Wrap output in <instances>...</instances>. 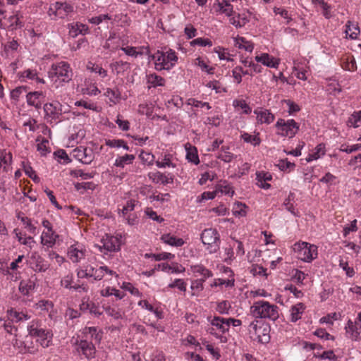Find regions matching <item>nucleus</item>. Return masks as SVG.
<instances>
[{
  "instance_id": "20e7f679",
  "label": "nucleus",
  "mask_w": 361,
  "mask_h": 361,
  "mask_svg": "<svg viewBox=\"0 0 361 361\" xmlns=\"http://www.w3.org/2000/svg\"><path fill=\"white\" fill-rule=\"evenodd\" d=\"M294 250L298 253V258L306 262L317 257V247L306 242L295 243Z\"/></svg>"
},
{
  "instance_id": "423d86ee",
  "label": "nucleus",
  "mask_w": 361,
  "mask_h": 361,
  "mask_svg": "<svg viewBox=\"0 0 361 361\" xmlns=\"http://www.w3.org/2000/svg\"><path fill=\"white\" fill-rule=\"evenodd\" d=\"M249 331L255 336V338L261 343H267L270 341L269 326L257 320L252 322L249 325Z\"/></svg>"
},
{
  "instance_id": "a18cd8bd",
  "label": "nucleus",
  "mask_w": 361,
  "mask_h": 361,
  "mask_svg": "<svg viewBox=\"0 0 361 361\" xmlns=\"http://www.w3.org/2000/svg\"><path fill=\"white\" fill-rule=\"evenodd\" d=\"M186 159L189 162L196 165L200 163L199 157L195 147L187 149Z\"/></svg>"
},
{
  "instance_id": "c03bdc74",
  "label": "nucleus",
  "mask_w": 361,
  "mask_h": 361,
  "mask_svg": "<svg viewBox=\"0 0 361 361\" xmlns=\"http://www.w3.org/2000/svg\"><path fill=\"white\" fill-rule=\"evenodd\" d=\"M22 165L23 171L29 178H32L35 182H38L39 180V177L36 175L35 171L29 163L23 161Z\"/></svg>"
},
{
  "instance_id": "0e129e2a",
  "label": "nucleus",
  "mask_w": 361,
  "mask_h": 361,
  "mask_svg": "<svg viewBox=\"0 0 361 361\" xmlns=\"http://www.w3.org/2000/svg\"><path fill=\"white\" fill-rule=\"evenodd\" d=\"M231 308V305L227 300H223L218 303L216 311L220 314H228V310Z\"/></svg>"
},
{
  "instance_id": "79ce46f5",
  "label": "nucleus",
  "mask_w": 361,
  "mask_h": 361,
  "mask_svg": "<svg viewBox=\"0 0 361 361\" xmlns=\"http://www.w3.org/2000/svg\"><path fill=\"white\" fill-rule=\"evenodd\" d=\"M325 154V146L324 144L318 145L315 148V152L309 154V157L307 159V161L316 160L320 158L321 156Z\"/></svg>"
},
{
  "instance_id": "473e14b6",
  "label": "nucleus",
  "mask_w": 361,
  "mask_h": 361,
  "mask_svg": "<svg viewBox=\"0 0 361 361\" xmlns=\"http://www.w3.org/2000/svg\"><path fill=\"white\" fill-rule=\"evenodd\" d=\"M135 159L133 154H125L116 159L114 165L117 167L123 168L126 165L131 164Z\"/></svg>"
},
{
  "instance_id": "e2e57ef3",
  "label": "nucleus",
  "mask_w": 361,
  "mask_h": 361,
  "mask_svg": "<svg viewBox=\"0 0 361 361\" xmlns=\"http://www.w3.org/2000/svg\"><path fill=\"white\" fill-rule=\"evenodd\" d=\"M102 295L104 296H109L114 295L118 299H122L125 295L124 293L120 291L119 290L110 288H107L106 289H105Z\"/></svg>"
},
{
  "instance_id": "6ab92c4d",
  "label": "nucleus",
  "mask_w": 361,
  "mask_h": 361,
  "mask_svg": "<svg viewBox=\"0 0 361 361\" xmlns=\"http://www.w3.org/2000/svg\"><path fill=\"white\" fill-rule=\"evenodd\" d=\"M305 308V305L302 302H298L296 305L292 306L290 310V322H296L298 320L300 319Z\"/></svg>"
},
{
  "instance_id": "bf43d9fd",
  "label": "nucleus",
  "mask_w": 361,
  "mask_h": 361,
  "mask_svg": "<svg viewBox=\"0 0 361 361\" xmlns=\"http://www.w3.org/2000/svg\"><path fill=\"white\" fill-rule=\"evenodd\" d=\"M234 279H216L214 282L211 284V287L219 286L225 285L227 287H233L234 286Z\"/></svg>"
},
{
  "instance_id": "a211bd4d",
  "label": "nucleus",
  "mask_w": 361,
  "mask_h": 361,
  "mask_svg": "<svg viewBox=\"0 0 361 361\" xmlns=\"http://www.w3.org/2000/svg\"><path fill=\"white\" fill-rule=\"evenodd\" d=\"M255 60L257 62L262 63L269 68H277L279 63L278 60L267 53L262 54L260 56H256Z\"/></svg>"
},
{
  "instance_id": "7c9ffc66",
  "label": "nucleus",
  "mask_w": 361,
  "mask_h": 361,
  "mask_svg": "<svg viewBox=\"0 0 361 361\" xmlns=\"http://www.w3.org/2000/svg\"><path fill=\"white\" fill-rule=\"evenodd\" d=\"M83 334H90L91 338L94 339L96 342L100 343L102 338V332L101 331H98L97 327L95 326H86L82 330Z\"/></svg>"
},
{
  "instance_id": "2eb2a0df",
  "label": "nucleus",
  "mask_w": 361,
  "mask_h": 361,
  "mask_svg": "<svg viewBox=\"0 0 361 361\" xmlns=\"http://www.w3.org/2000/svg\"><path fill=\"white\" fill-rule=\"evenodd\" d=\"M202 242L204 245H212L219 240V235L214 228H207L201 234Z\"/></svg>"
},
{
  "instance_id": "338daca9",
  "label": "nucleus",
  "mask_w": 361,
  "mask_h": 361,
  "mask_svg": "<svg viewBox=\"0 0 361 361\" xmlns=\"http://www.w3.org/2000/svg\"><path fill=\"white\" fill-rule=\"evenodd\" d=\"M169 287L171 288H178L180 291H186V283L180 279H176L169 285Z\"/></svg>"
},
{
  "instance_id": "c756f323",
  "label": "nucleus",
  "mask_w": 361,
  "mask_h": 361,
  "mask_svg": "<svg viewBox=\"0 0 361 361\" xmlns=\"http://www.w3.org/2000/svg\"><path fill=\"white\" fill-rule=\"evenodd\" d=\"M359 323L355 322V324L349 320L346 326V333L349 335V337L355 341L358 340L360 336V331H358L357 326Z\"/></svg>"
},
{
  "instance_id": "4468645a",
  "label": "nucleus",
  "mask_w": 361,
  "mask_h": 361,
  "mask_svg": "<svg viewBox=\"0 0 361 361\" xmlns=\"http://www.w3.org/2000/svg\"><path fill=\"white\" fill-rule=\"evenodd\" d=\"M44 94L42 91L30 92L26 94L27 104L30 106L35 107L37 110L42 108Z\"/></svg>"
},
{
  "instance_id": "680f3d73",
  "label": "nucleus",
  "mask_w": 361,
  "mask_h": 361,
  "mask_svg": "<svg viewBox=\"0 0 361 361\" xmlns=\"http://www.w3.org/2000/svg\"><path fill=\"white\" fill-rule=\"evenodd\" d=\"M233 105L235 107H240L243 110V112L246 114H248L251 112V108L249 106V105L245 102L243 99H235L233 102Z\"/></svg>"
},
{
  "instance_id": "ddd939ff",
  "label": "nucleus",
  "mask_w": 361,
  "mask_h": 361,
  "mask_svg": "<svg viewBox=\"0 0 361 361\" xmlns=\"http://www.w3.org/2000/svg\"><path fill=\"white\" fill-rule=\"evenodd\" d=\"M56 17L60 18H66L69 13L73 11V6L67 3L56 2L54 6H51L49 9L48 14L51 15L52 11Z\"/></svg>"
},
{
  "instance_id": "aec40b11",
  "label": "nucleus",
  "mask_w": 361,
  "mask_h": 361,
  "mask_svg": "<svg viewBox=\"0 0 361 361\" xmlns=\"http://www.w3.org/2000/svg\"><path fill=\"white\" fill-rule=\"evenodd\" d=\"M155 68L157 71L169 70V66L165 61L164 51H157L153 55Z\"/></svg>"
},
{
  "instance_id": "4c0bfd02",
  "label": "nucleus",
  "mask_w": 361,
  "mask_h": 361,
  "mask_svg": "<svg viewBox=\"0 0 361 361\" xmlns=\"http://www.w3.org/2000/svg\"><path fill=\"white\" fill-rule=\"evenodd\" d=\"M342 68L348 71H355L357 69L356 62L353 56H347L342 59Z\"/></svg>"
},
{
  "instance_id": "69168bd1",
  "label": "nucleus",
  "mask_w": 361,
  "mask_h": 361,
  "mask_svg": "<svg viewBox=\"0 0 361 361\" xmlns=\"http://www.w3.org/2000/svg\"><path fill=\"white\" fill-rule=\"evenodd\" d=\"M75 106H82L85 109L93 110L97 112L99 111L98 106L95 104L88 102L85 100L78 101L75 103Z\"/></svg>"
},
{
  "instance_id": "4be33fe9",
  "label": "nucleus",
  "mask_w": 361,
  "mask_h": 361,
  "mask_svg": "<svg viewBox=\"0 0 361 361\" xmlns=\"http://www.w3.org/2000/svg\"><path fill=\"white\" fill-rule=\"evenodd\" d=\"M149 178L152 180V182L155 183H161L163 185H166L169 183L173 182L172 178H169L164 173L157 171L154 173H149L148 174Z\"/></svg>"
},
{
  "instance_id": "c85d7f7f",
  "label": "nucleus",
  "mask_w": 361,
  "mask_h": 361,
  "mask_svg": "<svg viewBox=\"0 0 361 361\" xmlns=\"http://www.w3.org/2000/svg\"><path fill=\"white\" fill-rule=\"evenodd\" d=\"M240 137L244 140V142L250 143L254 147L258 146L261 143V139L259 137V133L255 135H250L246 132H243Z\"/></svg>"
},
{
  "instance_id": "37998d69",
  "label": "nucleus",
  "mask_w": 361,
  "mask_h": 361,
  "mask_svg": "<svg viewBox=\"0 0 361 361\" xmlns=\"http://www.w3.org/2000/svg\"><path fill=\"white\" fill-rule=\"evenodd\" d=\"M247 206L245 204L237 202L234 204L233 207V213L235 216H244L246 215Z\"/></svg>"
},
{
  "instance_id": "f03ea898",
  "label": "nucleus",
  "mask_w": 361,
  "mask_h": 361,
  "mask_svg": "<svg viewBox=\"0 0 361 361\" xmlns=\"http://www.w3.org/2000/svg\"><path fill=\"white\" fill-rule=\"evenodd\" d=\"M27 331L30 337L37 338V341L43 348H47L51 343L53 334L50 330L43 329L39 319L32 320L27 326Z\"/></svg>"
},
{
  "instance_id": "c9c22d12",
  "label": "nucleus",
  "mask_w": 361,
  "mask_h": 361,
  "mask_svg": "<svg viewBox=\"0 0 361 361\" xmlns=\"http://www.w3.org/2000/svg\"><path fill=\"white\" fill-rule=\"evenodd\" d=\"M104 95L109 97L110 102L114 104H117L121 99V92L118 89L107 88Z\"/></svg>"
},
{
  "instance_id": "de8ad7c7",
  "label": "nucleus",
  "mask_w": 361,
  "mask_h": 361,
  "mask_svg": "<svg viewBox=\"0 0 361 361\" xmlns=\"http://www.w3.org/2000/svg\"><path fill=\"white\" fill-rule=\"evenodd\" d=\"M49 264L41 257H37L35 260V271L44 272L49 269Z\"/></svg>"
},
{
  "instance_id": "393cba45",
  "label": "nucleus",
  "mask_w": 361,
  "mask_h": 361,
  "mask_svg": "<svg viewBox=\"0 0 361 361\" xmlns=\"http://www.w3.org/2000/svg\"><path fill=\"white\" fill-rule=\"evenodd\" d=\"M89 28L87 25L82 23H77L75 25H71L69 27V35L75 37L79 34L85 35L88 32Z\"/></svg>"
},
{
  "instance_id": "b1692460",
  "label": "nucleus",
  "mask_w": 361,
  "mask_h": 361,
  "mask_svg": "<svg viewBox=\"0 0 361 361\" xmlns=\"http://www.w3.org/2000/svg\"><path fill=\"white\" fill-rule=\"evenodd\" d=\"M161 240L166 244H168L174 247H181L184 245V240L180 238H177L169 233L164 234L161 237Z\"/></svg>"
},
{
  "instance_id": "0eeeda50",
  "label": "nucleus",
  "mask_w": 361,
  "mask_h": 361,
  "mask_svg": "<svg viewBox=\"0 0 361 361\" xmlns=\"http://www.w3.org/2000/svg\"><path fill=\"white\" fill-rule=\"evenodd\" d=\"M73 346L74 352L78 355H83L87 360L94 358L96 348L92 341L87 339H77Z\"/></svg>"
},
{
  "instance_id": "5fc2aeb1",
  "label": "nucleus",
  "mask_w": 361,
  "mask_h": 361,
  "mask_svg": "<svg viewBox=\"0 0 361 361\" xmlns=\"http://www.w3.org/2000/svg\"><path fill=\"white\" fill-rule=\"evenodd\" d=\"M18 219H20L22 223L25 225V227L31 234H36V226L32 224V221L30 218L26 216L20 218V216H18Z\"/></svg>"
},
{
  "instance_id": "72a5a7b5",
  "label": "nucleus",
  "mask_w": 361,
  "mask_h": 361,
  "mask_svg": "<svg viewBox=\"0 0 361 361\" xmlns=\"http://www.w3.org/2000/svg\"><path fill=\"white\" fill-rule=\"evenodd\" d=\"M312 3L316 7H319L322 10V14L326 18H330L331 17L330 11L331 6L324 0H312Z\"/></svg>"
},
{
  "instance_id": "5701e85b",
  "label": "nucleus",
  "mask_w": 361,
  "mask_h": 361,
  "mask_svg": "<svg viewBox=\"0 0 361 361\" xmlns=\"http://www.w3.org/2000/svg\"><path fill=\"white\" fill-rule=\"evenodd\" d=\"M211 325L216 327L222 334L226 332L229 329V323L227 322L226 319L214 317L211 321Z\"/></svg>"
},
{
  "instance_id": "774afa93",
  "label": "nucleus",
  "mask_w": 361,
  "mask_h": 361,
  "mask_svg": "<svg viewBox=\"0 0 361 361\" xmlns=\"http://www.w3.org/2000/svg\"><path fill=\"white\" fill-rule=\"evenodd\" d=\"M277 166L280 170L285 171L287 169H293L295 165L294 163L288 161L286 159L279 160Z\"/></svg>"
},
{
  "instance_id": "6e6552de",
  "label": "nucleus",
  "mask_w": 361,
  "mask_h": 361,
  "mask_svg": "<svg viewBox=\"0 0 361 361\" xmlns=\"http://www.w3.org/2000/svg\"><path fill=\"white\" fill-rule=\"evenodd\" d=\"M43 109L44 112V118L47 122L52 123H58L60 121V117L62 115V104L54 101L52 102H47L44 104Z\"/></svg>"
},
{
  "instance_id": "a19ab883",
  "label": "nucleus",
  "mask_w": 361,
  "mask_h": 361,
  "mask_svg": "<svg viewBox=\"0 0 361 361\" xmlns=\"http://www.w3.org/2000/svg\"><path fill=\"white\" fill-rule=\"evenodd\" d=\"M37 144V150L41 154L42 156H45L48 152H49V147L47 145L49 141L45 138H42L40 140L39 137L36 139Z\"/></svg>"
},
{
  "instance_id": "dca6fc26",
  "label": "nucleus",
  "mask_w": 361,
  "mask_h": 361,
  "mask_svg": "<svg viewBox=\"0 0 361 361\" xmlns=\"http://www.w3.org/2000/svg\"><path fill=\"white\" fill-rule=\"evenodd\" d=\"M250 21L249 16L246 13H233L229 18V22L236 28L245 26Z\"/></svg>"
},
{
  "instance_id": "603ef678",
  "label": "nucleus",
  "mask_w": 361,
  "mask_h": 361,
  "mask_svg": "<svg viewBox=\"0 0 361 361\" xmlns=\"http://www.w3.org/2000/svg\"><path fill=\"white\" fill-rule=\"evenodd\" d=\"M18 75L19 79L21 81H25V78H27L30 80H35V77L37 75V71L35 70H32V69H27L23 72L18 73Z\"/></svg>"
},
{
  "instance_id": "58836bf2",
  "label": "nucleus",
  "mask_w": 361,
  "mask_h": 361,
  "mask_svg": "<svg viewBox=\"0 0 361 361\" xmlns=\"http://www.w3.org/2000/svg\"><path fill=\"white\" fill-rule=\"evenodd\" d=\"M164 56L166 63L169 65V70H170L175 66V63L178 61V56L176 52L172 49H169L167 51L164 52Z\"/></svg>"
},
{
  "instance_id": "e433bc0d",
  "label": "nucleus",
  "mask_w": 361,
  "mask_h": 361,
  "mask_svg": "<svg viewBox=\"0 0 361 361\" xmlns=\"http://www.w3.org/2000/svg\"><path fill=\"white\" fill-rule=\"evenodd\" d=\"M235 46L238 49H245L249 52H252L254 49L252 43L245 40L244 37L236 38Z\"/></svg>"
},
{
  "instance_id": "13d9d810",
  "label": "nucleus",
  "mask_w": 361,
  "mask_h": 361,
  "mask_svg": "<svg viewBox=\"0 0 361 361\" xmlns=\"http://www.w3.org/2000/svg\"><path fill=\"white\" fill-rule=\"evenodd\" d=\"M190 44L192 46L198 45V46H200V47H206V46L212 47L213 43L208 38L198 37V38H196V39H193L190 42Z\"/></svg>"
},
{
  "instance_id": "cd10ccee",
  "label": "nucleus",
  "mask_w": 361,
  "mask_h": 361,
  "mask_svg": "<svg viewBox=\"0 0 361 361\" xmlns=\"http://www.w3.org/2000/svg\"><path fill=\"white\" fill-rule=\"evenodd\" d=\"M35 288V282L32 279L23 280L19 284V290L24 295H28Z\"/></svg>"
},
{
  "instance_id": "ea45409f",
  "label": "nucleus",
  "mask_w": 361,
  "mask_h": 361,
  "mask_svg": "<svg viewBox=\"0 0 361 361\" xmlns=\"http://www.w3.org/2000/svg\"><path fill=\"white\" fill-rule=\"evenodd\" d=\"M147 82L152 87L164 86L165 84V80L162 77L154 73L150 74L147 76Z\"/></svg>"
},
{
  "instance_id": "39448f33",
  "label": "nucleus",
  "mask_w": 361,
  "mask_h": 361,
  "mask_svg": "<svg viewBox=\"0 0 361 361\" xmlns=\"http://www.w3.org/2000/svg\"><path fill=\"white\" fill-rule=\"evenodd\" d=\"M275 126L277 129V134L283 137H293L299 130V124L293 119L286 121L279 118Z\"/></svg>"
},
{
  "instance_id": "49530a36",
  "label": "nucleus",
  "mask_w": 361,
  "mask_h": 361,
  "mask_svg": "<svg viewBox=\"0 0 361 361\" xmlns=\"http://www.w3.org/2000/svg\"><path fill=\"white\" fill-rule=\"evenodd\" d=\"M195 65L200 67L202 71L208 74L214 73V68L209 66L200 57L195 59Z\"/></svg>"
},
{
  "instance_id": "a878e982",
  "label": "nucleus",
  "mask_w": 361,
  "mask_h": 361,
  "mask_svg": "<svg viewBox=\"0 0 361 361\" xmlns=\"http://www.w3.org/2000/svg\"><path fill=\"white\" fill-rule=\"evenodd\" d=\"M190 269L193 273L198 274L200 276H202L201 279H204V281H206L207 279L213 276L212 271L207 269L202 264L192 265L190 267Z\"/></svg>"
},
{
  "instance_id": "052dcab7",
  "label": "nucleus",
  "mask_w": 361,
  "mask_h": 361,
  "mask_svg": "<svg viewBox=\"0 0 361 361\" xmlns=\"http://www.w3.org/2000/svg\"><path fill=\"white\" fill-rule=\"evenodd\" d=\"M73 282V274L70 273L66 275L61 280V286L64 287L66 289L71 290L72 289V283Z\"/></svg>"
},
{
  "instance_id": "9b49d317",
  "label": "nucleus",
  "mask_w": 361,
  "mask_h": 361,
  "mask_svg": "<svg viewBox=\"0 0 361 361\" xmlns=\"http://www.w3.org/2000/svg\"><path fill=\"white\" fill-rule=\"evenodd\" d=\"M73 156L85 164H90L94 158L93 150L90 147L80 146L73 150Z\"/></svg>"
},
{
  "instance_id": "2f4dec72",
  "label": "nucleus",
  "mask_w": 361,
  "mask_h": 361,
  "mask_svg": "<svg viewBox=\"0 0 361 361\" xmlns=\"http://www.w3.org/2000/svg\"><path fill=\"white\" fill-rule=\"evenodd\" d=\"M204 279H198L192 281L190 288L192 290V296H198L204 289Z\"/></svg>"
},
{
  "instance_id": "7ed1b4c3",
  "label": "nucleus",
  "mask_w": 361,
  "mask_h": 361,
  "mask_svg": "<svg viewBox=\"0 0 361 361\" xmlns=\"http://www.w3.org/2000/svg\"><path fill=\"white\" fill-rule=\"evenodd\" d=\"M49 76L55 82L68 83L72 80L73 71L68 63L61 61L51 65Z\"/></svg>"
},
{
  "instance_id": "09e8293b",
  "label": "nucleus",
  "mask_w": 361,
  "mask_h": 361,
  "mask_svg": "<svg viewBox=\"0 0 361 361\" xmlns=\"http://www.w3.org/2000/svg\"><path fill=\"white\" fill-rule=\"evenodd\" d=\"M0 161L4 164V170L6 171V166L11 165L12 162V154L11 152H6V150L0 152Z\"/></svg>"
},
{
  "instance_id": "f704fd0d",
  "label": "nucleus",
  "mask_w": 361,
  "mask_h": 361,
  "mask_svg": "<svg viewBox=\"0 0 361 361\" xmlns=\"http://www.w3.org/2000/svg\"><path fill=\"white\" fill-rule=\"evenodd\" d=\"M138 111L140 114L146 115L150 119L154 118V106L152 104H141L138 106Z\"/></svg>"
},
{
  "instance_id": "1a4fd4ad",
  "label": "nucleus",
  "mask_w": 361,
  "mask_h": 361,
  "mask_svg": "<svg viewBox=\"0 0 361 361\" xmlns=\"http://www.w3.org/2000/svg\"><path fill=\"white\" fill-rule=\"evenodd\" d=\"M121 236L118 238V236L106 235L101 239V245H96L95 247L104 254L109 252H117L121 249Z\"/></svg>"
},
{
  "instance_id": "864d4df0",
  "label": "nucleus",
  "mask_w": 361,
  "mask_h": 361,
  "mask_svg": "<svg viewBox=\"0 0 361 361\" xmlns=\"http://www.w3.org/2000/svg\"><path fill=\"white\" fill-rule=\"evenodd\" d=\"M240 73H242L243 75H252L249 73L248 71H244L242 67L240 66H236L233 70L232 71L233 76L235 78V80L237 81V82L239 84L242 81V76L240 75Z\"/></svg>"
},
{
  "instance_id": "9d476101",
  "label": "nucleus",
  "mask_w": 361,
  "mask_h": 361,
  "mask_svg": "<svg viewBox=\"0 0 361 361\" xmlns=\"http://www.w3.org/2000/svg\"><path fill=\"white\" fill-rule=\"evenodd\" d=\"M42 226L47 229V231H43L41 235V243L46 245L47 247H52L56 241L58 235L52 228V225L47 219H44L42 222Z\"/></svg>"
},
{
  "instance_id": "412c9836",
  "label": "nucleus",
  "mask_w": 361,
  "mask_h": 361,
  "mask_svg": "<svg viewBox=\"0 0 361 361\" xmlns=\"http://www.w3.org/2000/svg\"><path fill=\"white\" fill-rule=\"evenodd\" d=\"M255 114H257V121L260 123L269 124L272 123L275 118L274 114L267 109L260 111L255 110Z\"/></svg>"
},
{
  "instance_id": "bb28decb",
  "label": "nucleus",
  "mask_w": 361,
  "mask_h": 361,
  "mask_svg": "<svg viewBox=\"0 0 361 361\" xmlns=\"http://www.w3.org/2000/svg\"><path fill=\"white\" fill-rule=\"evenodd\" d=\"M294 198V193L290 192L288 197L285 199L283 203V206L285 207L286 209H287L293 216H300L298 211L295 208L293 205Z\"/></svg>"
},
{
  "instance_id": "6e6d98bb",
  "label": "nucleus",
  "mask_w": 361,
  "mask_h": 361,
  "mask_svg": "<svg viewBox=\"0 0 361 361\" xmlns=\"http://www.w3.org/2000/svg\"><path fill=\"white\" fill-rule=\"evenodd\" d=\"M71 175L73 177H80L83 180L90 179L94 177L92 173H85L81 169H75L71 171Z\"/></svg>"
},
{
  "instance_id": "f3484780",
  "label": "nucleus",
  "mask_w": 361,
  "mask_h": 361,
  "mask_svg": "<svg viewBox=\"0 0 361 361\" xmlns=\"http://www.w3.org/2000/svg\"><path fill=\"white\" fill-rule=\"evenodd\" d=\"M85 250L80 248L77 245H73L69 247L68 255L73 262L77 263L85 257Z\"/></svg>"
},
{
  "instance_id": "3c124183",
  "label": "nucleus",
  "mask_w": 361,
  "mask_h": 361,
  "mask_svg": "<svg viewBox=\"0 0 361 361\" xmlns=\"http://www.w3.org/2000/svg\"><path fill=\"white\" fill-rule=\"evenodd\" d=\"M361 121V111H355L348 118V125L354 128L359 126L358 123Z\"/></svg>"
},
{
  "instance_id": "8fccbe9b",
  "label": "nucleus",
  "mask_w": 361,
  "mask_h": 361,
  "mask_svg": "<svg viewBox=\"0 0 361 361\" xmlns=\"http://www.w3.org/2000/svg\"><path fill=\"white\" fill-rule=\"evenodd\" d=\"M13 232L16 234V236L18 238V240L19 241L20 243L25 245H28L30 247H31V243H35L33 238L31 236L23 238L21 232H19L18 229H14Z\"/></svg>"
},
{
  "instance_id": "f8f14e48",
  "label": "nucleus",
  "mask_w": 361,
  "mask_h": 361,
  "mask_svg": "<svg viewBox=\"0 0 361 361\" xmlns=\"http://www.w3.org/2000/svg\"><path fill=\"white\" fill-rule=\"evenodd\" d=\"M7 312H8L9 321H8V322L4 321L2 325L4 326V329L8 333H10V334H12V331H13L12 323L13 322H18L20 321L27 320L30 318V317L28 314H25L23 312H18L13 309H11L10 310H8Z\"/></svg>"
},
{
  "instance_id": "4d7b16f0",
  "label": "nucleus",
  "mask_w": 361,
  "mask_h": 361,
  "mask_svg": "<svg viewBox=\"0 0 361 361\" xmlns=\"http://www.w3.org/2000/svg\"><path fill=\"white\" fill-rule=\"evenodd\" d=\"M219 190L221 193H224L225 195H228L230 196H233L234 194V190L231 185L228 184L227 182L224 181L222 183H220L219 185Z\"/></svg>"
},
{
  "instance_id": "f257e3e1",
  "label": "nucleus",
  "mask_w": 361,
  "mask_h": 361,
  "mask_svg": "<svg viewBox=\"0 0 361 361\" xmlns=\"http://www.w3.org/2000/svg\"><path fill=\"white\" fill-rule=\"evenodd\" d=\"M250 313L255 318L269 319L276 321L279 317V307L267 301L259 300L250 307Z\"/></svg>"
}]
</instances>
